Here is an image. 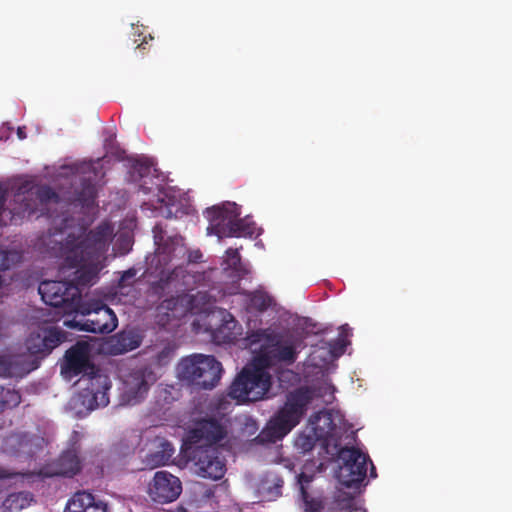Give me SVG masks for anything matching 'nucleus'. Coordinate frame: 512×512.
I'll return each mask as SVG.
<instances>
[{
	"mask_svg": "<svg viewBox=\"0 0 512 512\" xmlns=\"http://www.w3.org/2000/svg\"><path fill=\"white\" fill-rule=\"evenodd\" d=\"M304 512H324V506L321 500H305Z\"/></svg>",
	"mask_w": 512,
	"mask_h": 512,
	"instance_id": "33",
	"label": "nucleus"
},
{
	"mask_svg": "<svg viewBox=\"0 0 512 512\" xmlns=\"http://www.w3.org/2000/svg\"><path fill=\"white\" fill-rule=\"evenodd\" d=\"M132 168L141 179H144L151 172V163L146 159H137L134 161Z\"/></svg>",
	"mask_w": 512,
	"mask_h": 512,
	"instance_id": "31",
	"label": "nucleus"
},
{
	"mask_svg": "<svg viewBox=\"0 0 512 512\" xmlns=\"http://www.w3.org/2000/svg\"><path fill=\"white\" fill-rule=\"evenodd\" d=\"M64 333L54 326L39 327L26 340V347L33 355H48L64 341Z\"/></svg>",
	"mask_w": 512,
	"mask_h": 512,
	"instance_id": "16",
	"label": "nucleus"
},
{
	"mask_svg": "<svg viewBox=\"0 0 512 512\" xmlns=\"http://www.w3.org/2000/svg\"><path fill=\"white\" fill-rule=\"evenodd\" d=\"M73 314H75L73 319L64 321V325L68 328L95 334H109L118 325L114 311L97 299L81 298Z\"/></svg>",
	"mask_w": 512,
	"mask_h": 512,
	"instance_id": "6",
	"label": "nucleus"
},
{
	"mask_svg": "<svg viewBox=\"0 0 512 512\" xmlns=\"http://www.w3.org/2000/svg\"><path fill=\"white\" fill-rule=\"evenodd\" d=\"M181 492L182 484L179 478L164 470L157 471L148 486L149 497L160 504L175 501Z\"/></svg>",
	"mask_w": 512,
	"mask_h": 512,
	"instance_id": "15",
	"label": "nucleus"
},
{
	"mask_svg": "<svg viewBox=\"0 0 512 512\" xmlns=\"http://www.w3.org/2000/svg\"><path fill=\"white\" fill-rule=\"evenodd\" d=\"M322 418H323L325 424H327V426H328L327 430L325 431V436L326 437L333 436L336 425L333 423L331 413L325 412L323 414Z\"/></svg>",
	"mask_w": 512,
	"mask_h": 512,
	"instance_id": "35",
	"label": "nucleus"
},
{
	"mask_svg": "<svg viewBox=\"0 0 512 512\" xmlns=\"http://www.w3.org/2000/svg\"><path fill=\"white\" fill-rule=\"evenodd\" d=\"M21 254L17 251H8L0 249V271L9 270L12 266L21 261ZM3 284V278L0 275V288Z\"/></svg>",
	"mask_w": 512,
	"mask_h": 512,
	"instance_id": "28",
	"label": "nucleus"
},
{
	"mask_svg": "<svg viewBox=\"0 0 512 512\" xmlns=\"http://www.w3.org/2000/svg\"><path fill=\"white\" fill-rule=\"evenodd\" d=\"M341 462L337 477L347 488H358L367 476V464H371L370 477H376V469L369 456L357 448L343 447L338 451Z\"/></svg>",
	"mask_w": 512,
	"mask_h": 512,
	"instance_id": "11",
	"label": "nucleus"
},
{
	"mask_svg": "<svg viewBox=\"0 0 512 512\" xmlns=\"http://www.w3.org/2000/svg\"><path fill=\"white\" fill-rule=\"evenodd\" d=\"M58 201V194L50 186L34 185L26 181L17 188L14 195V206L9 209L10 221L17 224L37 211H43L48 203Z\"/></svg>",
	"mask_w": 512,
	"mask_h": 512,
	"instance_id": "10",
	"label": "nucleus"
},
{
	"mask_svg": "<svg viewBox=\"0 0 512 512\" xmlns=\"http://www.w3.org/2000/svg\"><path fill=\"white\" fill-rule=\"evenodd\" d=\"M136 276V270L134 268H130L126 271H123L121 277L118 280V288L123 289L130 285V280H132Z\"/></svg>",
	"mask_w": 512,
	"mask_h": 512,
	"instance_id": "32",
	"label": "nucleus"
},
{
	"mask_svg": "<svg viewBox=\"0 0 512 512\" xmlns=\"http://www.w3.org/2000/svg\"><path fill=\"white\" fill-rule=\"evenodd\" d=\"M175 453V448L166 439H160L157 450L150 452L145 457V464L150 468L164 466L169 463Z\"/></svg>",
	"mask_w": 512,
	"mask_h": 512,
	"instance_id": "25",
	"label": "nucleus"
},
{
	"mask_svg": "<svg viewBox=\"0 0 512 512\" xmlns=\"http://www.w3.org/2000/svg\"><path fill=\"white\" fill-rule=\"evenodd\" d=\"M17 135L19 137V139H25L26 138V134L24 132V128H21L19 127L18 130H17Z\"/></svg>",
	"mask_w": 512,
	"mask_h": 512,
	"instance_id": "38",
	"label": "nucleus"
},
{
	"mask_svg": "<svg viewBox=\"0 0 512 512\" xmlns=\"http://www.w3.org/2000/svg\"><path fill=\"white\" fill-rule=\"evenodd\" d=\"M97 188L95 176L83 177L79 187L75 189V201L82 207L90 208L95 205Z\"/></svg>",
	"mask_w": 512,
	"mask_h": 512,
	"instance_id": "26",
	"label": "nucleus"
},
{
	"mask_svg": "<svg viewBox=\"0 0 512 512\" xmlns=\"http://www.w3.org/2000/svg\"><path fill=\"white\" fill-rule=\"evenodd\" d=\"M89 353V344L78 341L66 351L62 373L70 377L82 374L79 382L83 383L84 387L78 398L82 406L92 411L109 404L108 391L111 388V381L90 361Z\"/></svg>",
	"mask_w": 512,
	"mask_h": 512,
	"instance_id": "3",
	"label": "nucleus"
},
{
	"mask_svg": "<svg viewBox=\"0 0 512 512\" xmlns=\"http://www.w3.org/2000/svg\"><path fill=\"white\" fill-rule=\"evenodd\" d=\"M222 265L223 270L230 271V276L237 281L250 273L248 265L242 262L238 249L228 248Z\"/></svg>",
	"mask_w": 512,
	"mask_h": 512,
	"instance_id": "24",
	"label": "nucleus"
},
{
	"mask_svg": "<svg viewBox=\"0 0 512 512\" xmlns=\"http://www.w3.org/2000/svg\"><path fill=\"white\" fill-rule=\"evenodd\" d=\"M142 338L134 330H122L111 336L107 342L111 355H121L138 348Z\"/></svg>",
	"mask_w": 512,
	"mask_h": 512,
	"instance_id": "20",
	"label": "nucleus"
},
{
	"mask_svg": "<svg viewBox=\"0 0 512 512\" xmlns=\"http://www.w3.org/2000/svg\"><path fill=\"white\" fill-rule=\"evenodd\" d=\"M174 288H172L170 291L166 290V292L173 291ZM176 292L182 291V293L171 296L167 299H164L157 307L158 316H162L160 321L163 320V317L166 318V321L168 322L172 318H180L186 314L188 311V304L190 303V300L188 298V295L184 293V289H178ZM158 296H162V294H157Z\"/></svg>",
	"mask_w": 512,
	"mask_h": 512,
	"instance_id": "18",
	"label": "nucleus"
},
{
	"mask_svg": "<svg viewBox=\"0 0 512 512\" xmlns=\"http://www.w3.org/2000/svg\"><path fill=\"white\" fill-rule=\"evenodd\" d=\"M21 403V395L12 388L0 386V414L6 409H12Z\"/></svg>",
	"mask_w": 512,
	"mask_h": 512,
	"instance_id": "27",
	"label": "nucleus"
},
{
	"mask_svg": "<svg viewBox=\"0 0 512 512\" xmlns=\"http://www.w3.org/2000/svg\"><path fill=\"white\" fill-rule=\"evenodd\" d=\"M65 512H109V510L107 504L96 499L92 493L79 491L67 502Z\"/></svg>",
	"mask_w": 512,
	"mask_h": 512,
	"instance_id": "19",
	"label": "nucleus"
},
{
	"mask_svg": "<svg viewBox=\"0 0 512 512\" xmlns=\"http://www.w3.org/2000/svg\"><path fill=\"white\" fill-rule=\"evenodd\" d=\"M139 189H140L144 194H148V193L152 192V190H153V188H152V187H150V186H148V185H147L146 180H144V181H143V183H141V184L139 185Z\"/></svg>",
	"mask_w": 512,
	"mask_h": 512,
	"instance_id": "37",
	"label": "nucleus"
},
{
	"mask_svg": "<svg viewBox=\"0 0 512 512\" xmlns=\"http://www.w3.org/2000/svg\"><path fill=\"white\" fill-rule=\"evenodd\" d=\"M265 367H260L252 359L235 377L228 391V396L237 403L255 402L264 398L269 392L272 381Z\"/></svg>",
	"mask_w": 512,
	"mask_h": 512,
	"instance_id": "8",
	"label": "nucleus"
},
{
	"mask_svg": "<svg viewBox=\"0 0 512 512\" xmlns=\"http://www.w3.org/2000/svg\"><path fill=\"white\" fill-rule=\"evenodd\" d=\"M316 443V438L313 433H301L295 440V447L300 450L301 453H307L313 450Z\"/></svg>",
	"mask_w": 512,
	"mask_h": 512,
	"instance_id": "30",
	"label": "nucleus"
},
{
	"mask_svg": "<svg viewBox=\"0 0 512 512\" xmlns=\"http://www.w3.org/2000/svg\"><path fill=\"white\" fill-rule=\"evenodd\" d=\"M15 475V473H12L0 466V479H10L13 478Z\"/></svg>",
	"mask_w": 512,
	"mask_h": 512,
	"instance_id": "36",
	"label": "nucleus"
},
{
	"mask_svg": "<svg viewBox=\"0 0 512 512\" xmlns=\"http://www.w3.org/2000/svg\"><path fill=\"white\" fill-rule=\"evenodd\" d=\"M114 236V227L104 221L84 236L69 234L59 243L58 254L63 258V266L75 268L74 277L69 283L82 288L96 283L101 270V260L108 251Z\"/></svg>",
	"mask_w": 512,
	"mask_h": 512,
	"instance_id": "1",
	"label": "nucleus"
},
{
	"mask_svg": "<svg viewBox=\"0 0 512 512\" xmlns=\"http://www.w3.org/2000/svg\"><path fill=\"white\" fill-rule=\"evenodd\" d=\"M221 363L212 355L193 354L181 359L177 366L179 379L199 389H213L221 379Z\"/></svg>",
	"mask_w": 512,
	"mask_h": 512,
	"instance_id": "9",
	"label": "nucleus"
},
{
	"mask_svg": "<svg viewBox=\"0 0 512 512\" xmlns=\"http://www.w3.org/2000/svg\"><path fill=\"white\" fill-rule=\"evenodd\" d=\"M155 381L153 372L148 368L132 370L124 381L125 394L128 402L137 404L148 393L150 385Z\"/></svg>",
	"mask_w": 512,
	"mask_h": 512,
	"instance_id": "17",
	"label": "nucleus"
},
{
	"mask_svg": "<svg viewBox=\"0 0 512 512\" xmlns=\"http://www.w3.org/2000/svg\"><path fill=\"white\" fill-rule=\"evenodd\" d=\"M38 292L47 305L62 308L64 314H73L82 298L77 285L68 281L44 280L40 282Z\"/></svg>",
	"mask_w": 512,
	"mask_h": 512,
	"instance_id": "12",
	"label": "nucleus"
},
{
	"mask_svg": "<svg viewBox=\"0 0 512 512\" xmlns=\"http://www.w3.org/2000/svg\"><path fill=\"white\" fill-rule=\"evenodd\" d=\"M241 211L236 203L227 202L205 210L204 216L209 221L207 233L223 237H252L255 223L247 218H240Z\"/></svg>",
	"mask_w": 512,
	"mask_h": 512,
	"instance_id": "7",
	"label": "nucleus"
},
{
	"mask_svg": "<svg viewBox=\"0 0 512 512\" xmlns=\"http://www.w3.org/2000/svg\"><path fill=\"white\" fill-rule=\"evenodd\" d=\"M232 338L230 336L225 337V341H230Z\"/></svg>",
	"mask_w": 512,
	"mask_h": 512,
	"instance_id": "41",
	"label": "nucleus"
},
{
	"mask_svg": "<svg viewBox=\"0 0 512 512\" xmlns=\"http://www.w3.org/2000/svg\"><path fill=\"white\" fill-rule=\"evenodd\" d=\"M154 239L158 246L152 260V265L155 264L153 273H156L158 278L151 284L154 294H162L172 288L190 290L192 284L196 285L204 279V273L190 275L183 266H176L173 269L168 267L173 260L182 259L186 254L189 263L201 262L203 254L199 249L188 250L184 238L180 235L165 238L159 225L154 227Z\"/></svg>",
	"mask_w": 512,
	"mask_h": 512,
	"instance_id": "2",
	"label": "nucleus"
},
{
	"mask_svg": "<svg viewBox=\"0 0 512 512\" xmlns=\"http://www.w3.org/2000/svg\"><path fill=\"white\" fill-rule=\"evenodd\" d=\"M312 400L313 393L308 387L290 392L284 406L252 441L258 445H267L282 439L300 422Z\"/></svg>",
	"mask_w": 512,
	"mask_h": 512,
	"instance_id": "5",
	"label": "nucleus"
},
{
	"mask_svg": "<svg viewBox=\"0 0 512 512\" xmlns=\"http://www.w3.org/2000/svg\"><path fill=\"white\" fill-rule=\"evenodd\" d=\"M338 343H340V344H341V351L343 352V351H344V349H345L346 344L344 343V341H343V340H338Z\"/></svg>",
	"mask_w": 512,
	"mask_h": 512,
	"instance_id": "40",
	"label": "nucleus"
},
{
	"mask_svg": "<svg viewBox=\"0 0 512 512\" xmlns=\"http://www.w3.org/2000/svg\"><path fill=\"white\" fill-rule=\"evenodd\" d=\"M284 481L275 472H267L260 479L257 486L258 496L264 501L276 500L282 494Z\"/></svg>",
	"mask_w": 512,
	"mask_h": 512,
	"instance_id": "22",
	"label": "nucleus"
},
{
	"mask_svg": "<svg viewBox=\"0 0 512 512\" xmlns=\"http://www.w3.org/2000/svg\"><path fill=\"white\" fill-rule=\"evenodd\" d=\"M340 330H341V333H340L341 335H344V334L346 335L348 333V331L350 330V328H349L348 324H345L340 327Z\"/></svg>",
	"mask_w": 512,
	"mask_h": 512,
	"instance_id": "39",
	"label": "nucleus"
},
{
	"mask_svg": "<svg viewBox=\"0 0 512 512\" xmlns=\"http://www.w3.org/2000/svg\"><path fill=\"white\" fill-rule=\"evenodd\" d=\"M245 305L248 311L265 312L275 305L274 298L263 288L254 291H244Z\"/></svg>",
	"mask_w": 512,
	"mask_h": 512,
	"instance_id": "23",
	"label": "nucleus"
},
{
	"mask_svg": "<svg viewBox=\"0 0 512 512\" xmlns=\"http://www.w3.org/2000/svg\"><path fill=\"white\" fill-rule=\"evenodd\" d=\"M81 470L80 458L74 449L64 451L52 464L49 476L73 477Z\"/></svg>",
	"mask_w": 512,
	"mask_h": 512,
	"instance_id": "21",
	"label": "nucleus"
},
{
	"mask_svg": "<svg viewBox=\"0 0 512 512\" xmlns=\"http://www.w3.org/2000/svg\"><path fill=\"white\" fill-rule=\"evenodd\" d=\"M28 497V493H12L3 502V507L10 511L21 510L27 505Z\"/></svg>",
	"mask_w": 512,
	"mask_h": 512,
	"instance_id": "29",
	"label": "nucleus"
},
{
	"mask_svg": "<svg viewBox=\"0 0 512 512\" xmlns=\"http://www.w3.org/2000/svg\"><path fill=\"white\" fill-rule=\"evenodd\" d=\"M173 354V350L170 347H164L157 355L156 362L159 365H165L169 362Z\"/></svg>",
	"mask_w": 512,
	"mask_h": 512,
	"instance_id": "34",
	"label": "nucleus"
},
{
	"mask_svg": "<svg viewBox=\"0 0 512 512\" xmlns=\"http://www.w3.org/2000/svg\"><path fill=\"white\" fill-rule=\"evenodd\" d=\"M244 342L245 347L255 353V363L266 369L293 364L301 346V340L296 335L272 327L248 331Z\"/></svg>",
	"mask_w": 512,
	"mask_h": 512,
	"instance_id": "4",
	"label": "nucleus"
},
{
	"mask_svg": "<svg viewBox=\"0 0 512 512\" xmlns=\"http://www.w3.org/2000/svg\"><path fill=\"white\" fill-rule=\"evenodd\" d=\"M189 459L194 463L196 473L212 480L221 479L226 472V465L214 446L187 447Z\"/></svg>",
	"mask_w": 512,
	"mask_h": 512,
	"instance_id": "13",
	"label": "nucleus"
},
{
	"mask_svg": "<svg viewBox=\"0 0 512 512\" xmlns=\"http://www.w3.org/2000/svg\"><path fill=\"white\" fill-rule=\"evenodd\" d=\"M226 436V429L215 418H205L197 421L186 437L188 447L213 446Z\"/></svg>",
	"mask_w": 512,
	"mask_h": 512,
	"instance_id": "14",
	"label": "nucleus"
}]
</instances>
